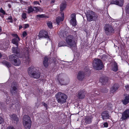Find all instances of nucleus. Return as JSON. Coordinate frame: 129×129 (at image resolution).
Wrapping results in <instances>:
<instances>
[{
    "label": "nucleus",
    "instance_id": "13",
    "mask_svg": "<svg viewBox=\"0 0 129 129\" xmlns=\"http://www.w3.org/2000/svg\"><path fill=\"white\" fill-rule=\"evenodd\" d=\"M110 4H116L120 6H122L123 4V0H112Z\"/></svg>",
    "mask_w": 129,
    "mask_h": 129
},
{
    "label": "nucleus",
    "instance_id": "27",
    "mask_svg": "<svg viewBox=\"0 0 129 129\" xmlns=\"http://www.w3.org/2000/svg\"><path fill=\"white\" fill-rule=\"evenodd\" d=\"M67 45L66 43L64 41H61L58 43V46L59 47H60L66 46Z\"/></svg>",
    "mask_w": 129,
    "mask_h": 129
},
{
    "label": "nucleus",
    "instance_id": "40",
    "mask_svg": "<svg viewBox=\"0 0 129 129\" xmlns=\"http://www.w3.org/2000/svg\"><path fill=\"white\" fill-rule=\"evenodd\" d=\"M4 121V120L3 118L0 117V124L2 123Z\"/></svg>",
    "mask_w": 129,
    "mask_h": 129
},
{
    "label": "nucleus",
    "instance_id": "51",
    "mask_svg": "<svg viewBox=\"0 0 129 129\" xmlns=\"http://www.w3.org/2000/svg\"><path fill=\"white\" fill-rule=\"evenodd\" d=\"M22 28V27L21 26H19V28L20 29Z\"/></svg>",
    "mask_w": 129,
    "mask_h": 129
},
{
    "label": "nucleus",
    "instance_id": "3",
    "mask_svg": "<svg viewBox=\"0 0 129 129\" xmlns=\"http://www.w3.org/2000/svg\"><path fill=\"white\" fill-rule=\"evenodd\" d=\"M55 96L59 103L63 104L66 102L67 96L63 93L58 92L56 94Z\"/></svg>",
    "mask_w": 129,
    "mask_h": 129
},
{
    "label": "nucleus",
    "instance_id": "34",
    "mask_svg": "<svg viewBox=\"0 0 129 129\" xmlns=\"http://www.w3.org/2000/svg\"><path fill=\"white\" fill-rule=\"evenodd\" d=\"M7 20H8V22H9L11 23H12L13 22L12 19V17L11 16L8 17L7 19Z\"/></svg>",
    "mask_w": 129,
    "mask_h": 129
},
{
    "label": "nucleus",
    "instance_id": "17",
    "mask_svg": "<svg viewBox=\"0 0 129 129\" xmlns=\"http://www.w3.org/2000/svg\"><path fill=\"white\" fill-rule=\"evenodd\" d=\"M85 92L84 91L82 90L80 91L78 93V97L80 99H83L85 98Z\"/></svg>",
    "mask_w": 129,
    "mask_h": 129
},
{
    "label": "nucleus",
    "instance_id": "36",
    "mask_svg": "<svg viewBox=\"0 0 129 129\" xmlns=\"http://www.w3.org/2000/svg\"><path fill=\"white\" fill-rule=\"evenodd\" d=\"M33 3L34 5H40L38 1H34L33 2Z\"/></svg>",
    "mask_w": 129,
    "mask_h": 129
},
{
    "label": "nucleus",
    "instance_id": "33",
    "mask_svg": "<svg viewBox=\"0 0 129 129\" xmlns=\"http://www.w3.org/2000/svg\"><path fill=\"white\" fill-rule=\"evenodd\" d=\"M21 17L24 19H25L26 18V13H23L21 15Z\"/></svg>",
    "mask_w": 129,
    "mask_h": 129
},
{
    "label": "nucleus",
    "instance_id": "7",
    "mask_svg": "<svg viewBox=\"0 0 129 129\" xmlns=\"http://www.w3.org/2000/svg\"><path fill=\"white\" fill-rule=\"evenodd\" d=\"M42 10L41 8L39 7H33L31 6H28L27 9V13L28 14L34 12H37L40 11Z\"/></svg>",
    "mask_w": 129,
    "mask_h": 129
},
{
    "label": "nucleus",
    "instance_id": "9",
    "mask_svg": "<svg viewBox=\"0 0 129 129\" xmlns=\"http://www.w3.org/2000/svg\"><path fill=\"white\" fill-rule=\"evenodd\" d=\"M15 54H13L9 56V59L10 60L13 61L12 63L15 66H19L21 62L18 58L15 59L16 57H15Z\"/></svg>",
    "mask_w": 129,
    "mask_h": 129
},
{
    "label": "nucleus",
    "instance_id": "21",
    "mask_svg": "<svg viewBox=\"0 0 129 129\" xmlns=\"http://www.w3.org/2000/svg\"><path fill=\"white\" fill-rule=\"evenodd\" d=\"M40 74L39 72H34L33 74H32L31 75V76L33 77L34 78L38 79L40 77Z\"/></svg>",
    "mask_w": 129,
    "mask_h": 129
},
{
    "label": "nucleus",
    "instance_id": "23",
    "mask_svg": "<svg viewBox=\"0 0 129 129\" xmlns=\"http://www.w3.org/2000/svg\"><path fill=\"white\" fill-rule=\"evenodd\" d=\"M10 116L12 120L15 121L16 122L18 121V118L15 115L13 114L12 115H10Z\"/></svg>",
    "mask_w": 129,
    "mask_h": 129
},
{
    "label": "nucleus",
    "instance_id": "44",
    "mask_svg": "<svg viewBox=\"0 0 129 129\" xmlns=\"http://www.w3.org/2000/svg\"><path fill=\"white\" fill-rule=\"evenodd\" d=\"M126 89L127 90H129V85H127L125 86Z\"/></svg>",
    "mask_w": 129,
    "mask_h": 129
},
{
    "label": "nucleus",
    "instance_id": "56",
    "mask_svg": "<svg viewBox=\"0 0 129 129\" xmlns=\"http://www.w3.org/2000/svg\"><path fill=\"white\" fill-rule=\"evenodd\" d=\"M9 44V43H8H8L7 44V45Z\"/></svg>",
    "mask_w": 129,
    "mask_h": 129
},
{
    "label": "nucleus",
    "instance_id": "20",
    "mask_svg": "<svg viewBox=\"0 0 129 129\" xmlns=\"http://www.w3.org/2000/svg\"><path fill=\"white\" fill-rule=\"evenodd\" d=\"M84 75L83 72H80L78 73L77 78L79 80H81L84 78Z\"/></svg>",
    "mask_w": 129,
    "mask_h": 129
},
{
    "label": "nucleus",
    "instance_id": "57",
    "mask_svg": "<svg viewBox=\"0 0 129 129\" xmlns=\"http://www.w3.org/2000/svg\"><path fill=\"white\" fill-rule=\"evenodd\" d=\"M86 73V74H87V73Z\"/></svg>",
    "mask_w": 129,
    "mask_h": 129
},
{
    "label": "nucleus",
    "instance_id": "58",
    "mask_svg": "<svg viewBox=\"0 0 129 129\" xmlns=\"http://www.w3.org/2000/svg\"><path fill=\"white\" fill-rule=\"evenodd\" d=\"M109 110H110V109H109Z\"/></svg>",
    "mask_w": 129,
    "mask_h": 129
},
{
    "label": "nucleus",
    "instance_id": "50",
    "mask_svg": "<svg viewBox=\"0 0 129 129\" xmlns=\"http://www.w3.org/2000/svg\"><path fill=\"white\" fill-rule=\"evenodd\" d=\"M2 55L1 53L0 52V58L2 57Z\"/></svg>",
    "mask_w": 129,
    "mask_h": 129
},
{
    "label": "nucleus",
    "instance_id": "46",
    "mask_svg": "<svg viewBox=\"0 0 129 129\" xmlns=\"http://www.w3.org/2000/svg\"><path fill=\"white\" fill-rule=\"evenodd\" d=\"M58 80H59V81L60 83V84H61L62 85L65 84H64L61 83V82H62V81L61 80H59V79H58Z\"/></svg>",
    "mask_w": 129,
    "mask_h": 129
},
{
    "label": "nucleus",
    "instance_id": "42",
    "mask_svg": "<svg viewBox=\"0 0 129 129\" xmlns=\"http://www.w3.org/2000/svg\"><path fill=\"white\" fill-rule=\"evenodd\" d=\"M24 28H27L29 27V25L28 24H25L24 25Z\"/></svg>",
    "mask_w": 129,
    "mask_h": 129
},
{
    "label": "nucleus",
    "instance_id": "32",
    "mask_svg": "<svg viewBox=\"0 0 129 129\" xmlns=\"http://www.w3.org/2000/svg\"><path fill=\"white\" fill-rule=\"evenodd\" d=\"M47 25L50 28H52V24L51 22H47Z\"/></svg>",
    "mask_w": 129,
    "mask_h": 129
},
{
    "label": "nucleus",
    "instance_id": "37",
    "mask_svg": "<svg viewBox=\"0 0 129 129\" xmlns=\"http://www.w3.org/2000/svg\"><path fill=\"white\" fill-rule=\"evenodd\" d=\"M0 12L2 13L3 15H5V12L2 8H1L0 9Z\"/></svg>",
    "mask_w": 129,
    "mask_h": 129
},
{
    "label": "nucleus",
    "instance_id": "12",
    "mask_svg": "<svg viewBox=\"0 0 129 129\" xmlns=\"http://www.w3.org/2000/svg\"><path fill=\"white\" fill-rule=\"evenodd\" d=\"M102 118L103 120L110 119L111 117L109 115V112L107 111H105L101 114Z\"/></svg>",
    "mask_w": 129,
    "mask_h": 129
},
{
    "label": "nucleus",
    "instance_id": "28",
    "mask_svg": "<svg viewBox=\"0 0 129 129\" xmlns=\"http://www.w3.org/2000/svg\"><path fill=\"white\" fill-rule=\"evenodd\" d=\"M112 70L114 71H116L118 70L117 66L116 63H114L112 66Z\"/></svg>",
    "mask_w": 129,
    "mask_h": 129
},
{
    "label": "nucleus",
    "instance_id": "39",
    "mask_svg": "<svg viewBox=\"0 0 129 129\" xmlns=\"http://www.w3.org/2000/svg\"><path fill=\"white\" fill-rule=\"evenodd\" d=\"M100 81L101 82H103L104 81H105L104 79L103 78H100Z\"/></svg>",
    "mask_w": 129,
    "mask_h": 129
},
{
    "label": "nucleus",
    "instance_id": "1",
    "mask_svg": "<svg viewBox=\"0 0 129 129\" xmlns=\"http://www.w3.org/2000/svg\"><path fill=\"white\" fill-rule=\"evenodd\" d=\"M66 41L67 46L71 48L73 50L76 48V45L75 42V38L72 35H69L66 37Z\"/></svg>",
    "mask_w": 129,
    "mask_h": 129
},
{
    "label": "nucleus",
    "instance_id": "4",
    "mask_svg": "<svg viewBox=\"0 0 129 129\" xmlns=\"http://www.w3.org/2000/svg\"><path fill=\"white\" fill-rule=\"evenodd\" d=\"M92 65L93 68L96 70H101L103 67L101 60L96 58L93 60Z\"/></svg>",
    "mask_w": 129,
    "mask_h": 129
},
{
    "label": "nucleus",
    "instance_id": "43",
    "mask_svg": "<svg viewBox=\"0 0 129 129\" xmlns=\"http://www.w3.org/2000/svg\"><path fill=\"white\" fill-rule=\"evenodd\" d=\"M12 4V3L11 2L10 3L8 4V5L9 8H11Z\"/></svg>",
    "mask_w": 129,
    "mask_h": 129
},
{
    "label": "nucleus",
    "instance_id": "2",
    "mask_svg": "<svg viewBox=\"0 0 129 129\" xmlns=\"http://www.w3.org/2000/svg\"><path fill=\"white\" fill-rule=\"evenodd\" d=\"M12 35L15 38H14L12 40V42L13 44H15L16 46V48L14 47L12 48V51L13 53L16 54V56H17L18 57H21V56L20 55V53L18 51V42L20 40V39L16 34H12Z\"/></svg>",
    "mask_w": 129,
    "mask_h": 129
},
{
    "label": "nucleus",
    "instance_id": "5",
    "mask_svg": "<svg viewBox=\"0 0 129 129\" xmlns=\"http://www.w3.org/2000/svg\"><path fill=\"white\" fill-rule=\"evenodd\" d=\"M87 20L89 21L95 20L97 19V16L94 12L88 11L86 14Z\"/></svg>",
    "mask_w": 129,
    "mask_h": 129
},
{
    "label": "nucleus",
    "instance_id": "47",
    "mask_svg": "<svg viewBox=\"0 0 129 129\" xmlns=\"http://www.w3.org/2000/svg\"><path fill=\"white\" fill-rule=\"evenodd\" d=\"M43 105L44 106L46 107V108L47 109V104H46L45 103H43Z\"/></svg>",
    "mask_w": 129,
    "mask_h": 129
},
{
    "label": "nucleus",
    "instance_id": "55",
    "mask_svg": "<svg viewBox=\"0 0 129 129\" xmlns=\"http://www.w3.org/2000/svg\"><path fill=\"white\" fill-rule=\"evenodd\" d=\"M36 71H37H37H38V68H37V69H36Z\"/></svg>",
    "mask_w": 129,
    "mask_h": 129
},
{
    "label": "nucleus",
    "instance_id": "54",
    "mask_svg": "<svg viewBox=\"0 0 129 129\" xmlns=\"http://www.w3.org/2000/svg\"><path fill=\"white\" fill-rule=\"evenodd\" d=\"M8 1H6L5 2V3H6L7 2H8Z\"/></svg>",
    "mask_w": 129,
    "mask_h": 129
},
{
    "label": "nucleus",
    "instance_id": "24",
    "mask_svg": "<svg viewBox=\"0 0 129 129\" xmlns=\"http://www.w3.org/2000/svg\"><path fill=\"white\" fill-rule=\"evenodd\" d=\"M85 122L86 124L90 123L91 122L92 118L91 117H87L85 119Z\"/></svg>",
    "mask_w": 129,
    "mask_h": 129
},
{
    "label": "nucleus",
    "instance_id": "15",
    "mask_svg": "<svg viewBox=\"0 0 129 129\" xmlns=\"http://www.w3.org/2000/svg\"><path fill=\"white\" fill-rule=\"evenodd\" d=\"M129 117V110L125 111L122 114L121 119L122 120H125Z\"/></svg>",
    "mask_w": 129,
    "mask_h": 129
},
{
    "label": "nucleus",
    "instance_id": "6",
    "mask_svg": "<svg viewBox=\"0 0 129 129\" xmlns=\"http://www.w3.org/2000/svg\"><path fill=\"white\" fill-rule=\"evenodd\" d=\"M23 122V126L26 129L30 128L31 124V121L29 117L27 115L24 116Z\"/></svg>",
    "mask_w": 129,
    "mask_h": 129
},
{
    "label": "nucleus",
    "instance_id": "16",
    "mask_svg": "<svg viewBox=\"0 0 129 129\" xmlns=\"http://www.w3.org/2000/svg\"><path fill=\"white\" fill-rule=\"evenodd\" d=\"M123 103L126 105L129 102V95H124V97L122 101Z\"/></svg>",
    "mask_w": 129,
    "mask_h": 129
},
{
    "label": "nucleus",
    "instance_id": "48",
    "mask_svg": "<svg viewBox=\"0 0 129 129\" xmlns=\"http://www.w3.org/2000/svg\"><path fill=\"white\" fill-rule=\"evenodd\" d=\"M55 0H52L51 1V4H52L54 3L55 2Z\"/></svg>",
    "mask_w": 129,
    "mask_h": 129
},
{
    "label": "nucleus",
    "instance_id": "31",
    "mask_svg": "<svg viewBox=\"0 0 129 129\" xmlns=\"http://www.w3.org/2000/svg\"><path fill=\"white\" fill-rule=\"evenodd\" d=\"M36 17L37 18H45L46 17V16L44 14H39L37 15L36 16Z\"/></svg>",
    "mask_w": 129,
    "mask_h": 129
},
{
    "label": "nucleus",
    "instance_id": "52",
    "mask_svg": "<svg viewBox=\"0 0 129 129\" xmlns=\"http://www.w3.org/2000/svg\"><path fill=\"white\" fill-rule=\"evenodd\" d=\"M112 105H111V109H112H112L113 108H112Z\"/></svg>",
    "mask_w": 129,
    "mask_h": 129
},
{
    "label": "nucleus",
    "instance_id": "30",
    "mask_svg": "<svg viewBox=\"0 0 129 129\" xmlns=\"http://www.w3.org/2000/svg\"><path fill=\"white\" fill-rule=\"evenodd\" d=\"M3 63L8 68L11 66V64L6 61H3Z\"/></svg>",
    "mask_w": 129,
    "mask_h": 129
},
{
    "label": "nucleus",
    "instance_id": "25",
    "mask_svg": "<svg viewBox=\"0 0 129 129\" xmlns=\"http://www.w3.org/2000/svg\"><path fill=\"white\" fill-rule=\"evenodd\" d=\"M118 87L116 84H114L112 87L111 89V93L114 92L117 89Z\"/></svg>",
    "mask_w": 129,
    "mask_h": 129
},
{
    "label": "nucleus",
    "instance_id": "18",
    "mask_svg": "<svg viewBox=\"0 0 129 129\" xmlns=\"http://www.w3.org/2000/svg\"><path fill=\"white\" fill-rule=\"evenodd\" d=\"M16 83L13 82L12 84L11 89V91L12 93L13 94V93H15L17 89L16 87Z\"/></svg>",
    "mask_w": 129,
    "mask_h": 129
},
{
    "label": "nucleus",
    "instance_id": "38",
    "mask_svg": "<svg viewBox=\"0 0 129 129\" xmlns=\"http://www.w3.org/2000/svg\"><path fill=\"white\" fill-rule=\"evenodd\" d=\"M27 33L26 32L24 31L23 32L22 34V36L23 37H26L27 35Z\"/></svg>",
    "mask_w": 129,
    "mask_h": 129
},
{
    "label": "nucleus",
    "instance_id": "26",
    "mask_svg": "<svg viewBox=\"0 0 129 129\" xmlns=\"http://www.w3.org/2000/svg\"><path fill=\"white\" fill-rule=\"evenodd\" d=\"M48 58L47 57H45L43 61V64L44 66L45 67H47L48 66Z\"/></svg>",
    "mask_w": 129,
    "mask_h": 129
},
{
    "label": "nucleus",
    "instance_id": "10",
    "mask_svg": "<svg viewBox=\"0 0 129 129\" xmlns=\"http://www.w3.org/2000/svg\"><path fill=\"white\" fill-rule=\"evenodd\" d=\"M39 36L40 38L44 37L47 38L48 40H50L48 33L45 30H42L40 31L39 33Z\"/></svg>",
    "mask_w": 129,
    "mask_h": 129
},
{
    "label": "nucleus",
    "instance_id": "11",
    "mask_svg": "<svg viewBox=\"0 0 129 129\" xmlns=\"http://www.w3.org/2000/svg\"><path fill=\"white\" fill-rule=\"evenodd\" d=\"M76 15V14L74 13L72 14L71 16V19L70 21V22L71 24L73 26H75L77 24Z\"/></svg>",
    "mask_w": 129,
    "mask_h": 129
},
{
    "label": "nucleus",
    "instance_id": "29",
    "mask_svg": "<svg viewBox=\"0 0 129 129\" xmlns=\"http://www.w3.org/2000/svg\"><path fill=\"white\" fill-rule=\"evenodd\" d=\"M24 56L25 57V62L27 63L28 62H29V57L28 55L25 54Z\"/></svg>",
    "mask_w": 129,
    "mask_h": 129
},
{
    "label": "nucleus",
    "instance_id": "45",
    "mask_svg": "<svg viewBox=\"0 0 129 129\" xmlns=\"http://www.w3.org/2000/svg\"><path fill=\"white\" fill-rule=\"evenodd\" d=\"M7 129H15L12 126H10L8 127L7 128Z\"/></svg>",
    "mask_w": 129,
    "mask_h": 129
},
{
    "label": "nucleus",
    "instance_id": "14",
    "mask_svg": "<svg viewBox=\"0 0 129 129\" xmlns=\"http://www.w3.org/2000/svg\"><path fill=\"white\" fill-rule=\"evenodd\" d=\"M64 17V13H60L59 15V16L56 18V20L58 25H59V23L63 20Z\"/></svg>",
    "mask_w": 129,
    "mask_h": 129
},
{
    "label": "nucleus",
    "instance_id": "8",
    "mask_svg": "<svg viewBox=\"0 0 129 129\" xmlns=\"http://www.w3.org/2000/svg\"><path fill=\"white\" fill-rule=\"evenodd\" d=\"M104 29L106 33L108 35H110L114 32L113 28L110 24H109L105 25L104 27Z\"/></svg>",
    "mask_w": 129,
    "mask_h": 129
},
{
    "label": "nucleus",
    "instance_id": "53",
    "mask_svg": "<svg viewBox=\"0 0 129 129\" xmlns=\"http://www.w3.org/2000/svg\"><path fill=\"white\" fill-rule=\"evenodd\" d=\"M86 72H87L88 73H89L90 72V71L89 70H88Z\"/></svg>",
    "mask_w": 129,
    "mask_h": 129
},
{
    "label": "nucleus",
    "instance_id": "35",
    "mask_svg": "<svg viewBox=\"0 0 129 129\" xmlns=\"http://www.w3.org/2000/svg\"><path fill=\"white\" fill-rule=\"evenodd\" d=\"M126 11L127 14H129V4L127 6Z\"/></svg>",
    "mask_w": 129,
    "mask_h": 129
},
{
    "label": "nucleus",
    "instance_id": "22",
    "mask_svg": "<svg viewBox=\"0 0 129 129\" xmlns=\"http://www.w3.org/2000/svg\"><path fill=\"white\" fill-rule=\"evenodd\" d=\"M66 4L65 1L62 3L60 5V10L61 11H63L66 8Z\"/></svg>",
    "mask_w": 129,
    "mask_h": 129
},
{
    "label": "nucleus",
    "instance_id": "41",
    "mask_svg": "<svg viewBox=\"0 0 129 129\" xmlns=\"http://www.w3.org/2000/svg\"><path fill=\"white\" fill-rule=\"evenodd\" d=\"M103 125L104 127H107L108 126V124L107 122H105L104 123Z\"/></svg>",
    "mask_w": 129,
    "mask_h": 129
},
{
    "label": "nucleus",
    "instance_id": "19",
    "mask_svg": "<svg viewBox=\"0 0 129 129\" xmlns=\"http://www.w3.org/2000/svg\"><path fill=\"white\" fill-rule=\"evenodd\" d=\"M36 68L33 67H29L28 69V72L29 75L31 76L34 72H36Z\"/></svg>",
    "mask_w": 129,
    "mask_h": 129
},
{
    "label": "nucleus",
    "instance_id": "49",
    "mask_svg": "<svg viewBox=\"0 0 129 129\" xmlns=\"http://www.w3.org/2000/svg\"><path fill=\"white\" fill-rule=\"evenodd\" d=\"M106 58L104 56V57H103L102 58V60H106Z\"/></svg>",
    "mask_w": 129,
    "mask_h": 129
}]
</instances>
